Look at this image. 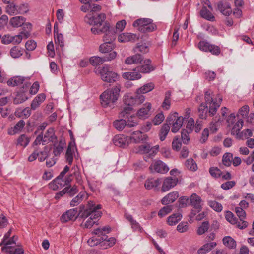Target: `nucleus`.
Returning <instances> with one entry per match:
<instances>
[{
  "mask_svg": "<svg viewBox=\"0 0 254 254\" xmlns=\"http://www.w3.org/2000/svg\"><path fill=\"white\" fill-rule=\"evenodd\" d=\"M214 93L211 90L209 89L205 92V103H201L198 108L200 118H206L208 112L211 116L216 114L222 102V97L220 95H218L217 98L214 99Z\"/></svg>",
  "mask_w": 254,
  "mask_h": 254,
  "instance_id": "obj_1",
  "label": "nucleus"
},
{
  "mask_svg": "<svg viewBox=\"0 0 254 254\" xmlns=\"http://www.w3.org/2000/svg\"><path fill=\"white\" fill-rule=\"evenodd\" d=\"M102 208L101 205H95L94 202L90 201L87 204V208L84 210L81 214L82 218H89L84 224L82 223L81 226L84 228H90L96 223L97 220L101 216L102 212L99 210Z\"/></svg>",
  "mask_w": 254,
  "mask_h": 254,
  "instance_id": "obj_2",
  "label": "nucleus"
},
{
  "mask_svg": "<svg viewBox=\"0 0 254 254\" xmlns=\"http://www.w3.org/2000/svg\"><path fill=\"white\" fill-rule=\"evenodd\" d=\"M121 88V85L117 84L104 91L100 96L102 106L104 108L114 106L120 97Z\"/></svg>",
  "mask_w": 254,
  "mask_h": 254,
  "instance_id": "obj_3",
  "label": "nucleus"
},
{
  "mask_svg": "<svg viewBox=\"0 0 254 254\" xmlns=\"http://www.w3.org/2000/svg\"><path fill=\"white\" fill-rule=\"evenodd\" d=\"M11 230L10 229L4 236L2 242L0 245H4L1 248V251L7 254H24L23 249L19 246H11L15 244L14 240V236L9 238L11 235Z\"/></svg>",
  "mask_w": 254,
  "mask_h": 254,
  "instance_id": "obj_4",
  "label": "nucleus"
},
{
  "mask_svg": "<svg viewBox=\"0 0 254 254\" xmlns=\"http://www.w3.org/2000/svg\"><path fill=\"white\" fill-rule=\"evenodd\" d=\"M99 74L101 79L108 83H114L119 80V75L111 70V67L108 65H105L99 70Z\"/></svg>",
  "mask_w": 254,
  "mask_h": 254,
  "instance_id": "obj_5",
  "label": "nucleus"
},
{
  "mask_svg": "<svg viewBox=\"0 0 254 254\" xmlns=\"http://www.w3.org/2000/svg\"><path fill=\"white\" fill-rule=\"evenodd\" d=\"M133 26L143 33L150 32L156 28L152 20L149 18L138 19L133 22Z\"/></svg>",
  "mask_w": 254,
  "mask_h": 254,
  "instance_id": "obj_6",
  "label": "nucleus"
},
{
  "mask_svg": "<svg viewBox=\"0 0 254 254\" xmlns=\"http://www.w3.org/2000/svg\"><path fill=\"white\" fill-rule=\"evenodd\" d=\"M184 118L182 116H178L177 112L170 113L167 118V124L172 125L171 131L176 133L182 126Z\"/></svg>",
  "mask_w": 254,
  "mask_h": 254,
  "instance_id": "obj_7",
  "label": "nucleus"
},
{
  "mask_svg": "<svg viewBox=\"0 0 254 254\" xmlns=\"http://www.w3.org/2000/svg\"><path fill=\"white\" fill-rule=\"evenodd\" d=\"M138 123L137 118L135 116H130L126 122L124 119L116 120L114 122L115 127L118 130H123L126 126L128 127H132L135 126Z\"/></svg>",
  "mask_w": 254,
  "mask_h": 254,
  "instance_id": "obj_8",
  "label": "nucleus"
},
{
  "mask_svg": "<svg viewBox=\"0 0 254 254\" xmlns=\"http://www.w3.org/2000/svg\"><path fill=\"white\" fill-rule=\"evenodd\" d=\"M32 28V25L29 23H26L23 25V30L17 35L12 36V44H19L22 39H26L30 36V33Z\"/></svg>",
  "mask_w": 254,
  "mask_h": 254,
  "instance_id": "obj_9",
  "label": "nucleus"
},
{
  "mask_svg": "<svg viewBox=\"0 0 254 254\" xmlns=\"http://www.w3.org/2000/svg\"><path fill=\"white\" fill-rule=\"evenodd\" d=\"M117 56L116 52H112L104 57L93 56L90 58L89 62L93 66H97L102 64L104 62L111 61L114 60Z\"/></svg>",
  "mask_w": 254,
  "mask_h": 254,
  "instance_id": "obj_10",
  "label": "nucleus"
},
{
  "mask_svg": "<svg viewBox=\"0 0 254 254\" xmlns=\"http://www.w3.org/2000/svg\"><path fill=\"white\" fill-rule=\"evenodd\" d=\"M144 94L138 92L137 89L134 96L127 95L125 96L124 102L126 105H136L142 103L145 100Z\"/></svg>",
  "mask_w": 254,
  "mask_h": 254,
  "instance_id": "obj_11",
  "label": "nucleus"
},
{
  "mask_svg": "<svg viewBox=\"0 0 254 254\" xmlns=\"http://www.w3.org/2000/svg\"><path fill=\"white\" fill-rule=\"evenodd\" d=\"M158 148L157 146L151 147L149 144L145 143L137 146L134 149V152L141 154L149 153V157H152L157 153L158 151Z\"/></svg>",
  "mask_w": 254,
  "mask_h": 254,
  "instance_id": "obj_12",
  "label": "nucleus"
},
{
  "mask_svg": "<svg viewBox=\"0 0 254 254\" xmlns=\"http://www.w3.org/2000/svg\"><path fill=\"white\" fill-rule=\"evenodd\" d=\"M106 17V15L104 13H100L96 17L94 16L93 13H88L85 17V21L90 25L101 26Z\"/></svg>",
  "mask_w": 254,
  "mask_h": 254,
  "instance_id": "obj_13",
  "label": "nucleus"
},
{
  "mask_svg": "<svg viewBox=\"0 0 254 254\" xmlns=\"http://www.w3.org/2000/svg\"><path fill=\"white\" fill-rule=\"evenodd\" d=\"M198 46L200 50L205 52H210L214 55H218L220 53V49L219 47L214 45H211L204 41L199 42Z\"/></svg>",
  "mask_w": 254,
  "mask_h": 254,
  "instance_id": "obj_14",
  "label": "nucleus"
},
{
  "mask_svg": "<svg viewBox=\"0 0 254 254\" xmlns=\"http://www.w3.org/2000/svg\"><path fill=\"white\" fill-rule=\"evenodd\" d=\"M141 65L134 68V70H137L138 73L147 74L149 73L155 69V67L152 64V62L149 59H145Z\"/></svg>",
  "mask_w": 254,
  "mask_h": 254,
  "instance_id": "obj_15",
  "label": "nucleus"
},
{
  "mask_svg": "<svg viewBox=\"0 0 254 254\" xmlns=\"http://www.w3.org/2000/svg\"><path fill=\"white\" fill-rule=\"evenodd\" d=\"M77 213V208L69 209L62 214L60 220L62 223H65L70 221H74L78 217Z\"/></svg>",
  "mask_w": 254,
  "mask_h": 254,
  "instance_id": "obj_16",
  "label": "nucleus"
},
{
  "mask_svg": "<svg viewBox=\"0 0 254 254\" xmlns=\"http://www.w3.org/2000/svg\"><path fill=\"white\" fill-rule=\"evenodd\" d=\"M130 138H129V137L121 134L116 135L113 139V143L116 146L122 148L127 147L130 143Z\"/></svg>",
  "mask_w": 254,
  "mask_h": 254,
  "instance_id": "obj_17",
  "label": "nucleus"
},
{
  "mask_svg": "<svg viewBox=\"0 0 254 254\" xmlns=\"http://www.w3.org/2000/svg\"><path fill=\"white\" fill-rule=\"evenodd\" d=\"M151 104L150 103L146 102L140 108L137 112V116L140 119H145L150 115Z\"/></svg>",
  "mask_w": 254,
  "mask_h": 254,
  "instance_id": "obj_18",
  "label": "nucleus"
},
{
  "mask_svg": "<svg viewBox=\"0 0 254 254\" xmlns=\"http://www.w3.org/2000/svg\"><path fill=\"white\" fill-rule=\"evenodd\" d=\"M178 182L177 178L167 177L164 181L161 190L165 192L169 190L172 188L175 187Z\"/></svg>",
  "mask_w": 254,
  "mask_h": 254,
  "instance_id": "obj_19",
  "label": "nucleus"
},
{
  "mask_svg": "<svg viewBox=\"0 0 254 254\" xmlns=\"http://www.w3.org/2000/svg\"><path fill=\"white\" fill-rule=\"evenodd\" d=\"M111 229L109 227L105 226L102 228L95 229L92 233L93 235H96L98 238H101V240L103 242L108 238L107 234L109 233Z\"/></svg>",
  "mask_w": 254,
  "mask_h": 254,
  "instance_id": "obj_20",
  "label": "nucleus"
},
{
  "mask_svg": "<svg viewBox=\"0 0 254 254\" xmlns=\"http://www.w3.org/2000/svg\"><path fill=\"white\" fill-rule=\"evenodd\" d=\"M217 8L220 12L225 16H229L232 13L230 4L227 1H220L217 3Z\"/></svg>",
  "mask_w": 254,
  "mask_h": 254,
  "instance_id": "obj_21",
  "label": "nucleus"
},
{
  "mask_svg": "<svg viewBox=\"0 0 254 254\" xmlns=\"http://www.w3.org/2000/svg\"><path fill=\"white\" fill-rule=\"evenodd\" d=\"M139 36L135 34L124 33L121 34L118 38L120 42H134L138 39Z\"/></svg>",
  "mask_w": 254,
  "mask_h": 254,
  "instance_id": "obj_22",
  "label": "nucleus"
},
{
  "mask_svg": "<svg viewBox=\"0 0 254 254\" xmlns=\"http://www.w3.org/2000/svg\"><path fill=\"white\" fill-rule=\"evenodd\" d=\"M25 85L26 86L25 88L23 87V89L22 91L17 92L16 95L14 98L13 103L15 104H20L28 99L26 94L29 86H27L26 84Z\"/></svg>",
  "mask_w": 254,
  "mask_h": 254,
  "instance_id": "obj_23",
  "label": "nucleus"
},
{
  "mask_svg": "<svg viewBox=\"0 0 254 254\" xmlns=\"http://www.w3.org/2000/svg\"><path fill=\"white\" fill-rule=\"evenodd\" d=\"M122 77L124 79L127 80H137L141 79L142 75L138 72L137 70H134V68H133L132 71L123 73Z\"/></svg>",
  "mask_w": 254,
  "mask_h": 254,
  "instance_id": "obj_24",
  "label": "nucleus"
},
{
  "mask_svg": "<svg viewBox=\"0 0 254 254\" xmlns=\"http://www.w3.org/2000/svg\"><path fill=\"white\" fill-rule=\"evenodd\" d=\"M143 60V57L141 54H136L127 57L124 62L126 64L131 65L141 63Z\"/></svg>",
  "mask_w": 254,
  "mask_h": 254,
  "instance_id": "obj_25",
  "label": "nucleus"
},
{
  "mask_svg": "<svg viewBox=\"0 0 254 254\" xmlns=\"http://www.w3.org/2000/svg\"><path fill=\"white\" fill-rule=\"evenodd\" d=\"M116 47L115 44L113 42H104L101 44L99 48V51L102 53H108L114 52L113 51Z\"/></svg>",
  "mask_w": 254,
  "mask_h": 254,
  "instance_id": "obj_26",
  "label": "nucleus"
},
{
  "mask_svg": "<svg viewBox=\"0 0 254 254\" xmlns=\"http://www.w3.org/2000/svg\"><path fill=\"white\" fill-rule=\"evenodd\" d=\"M65 186L64 180L59 176L49 184V188L53 190H57Z\"/></svg>",
  "mask_w": 254,
  "mask_h": 254,
  "instance_id": "obj_27",
  "label": "nucleus"
},
{
  "mask_svg": "<svg viewBox=\"0 0 254 254\" xmlns=\"http://www.w3.org/2000/svg\"><path fill=\"white\" fill-rule=\"evenodd\" d=\"M191 204L193 208L197 210V212L201 211L202 209L201 199L200 196L195 193H193L190 198Z\"/></svg>",
  "mask_w": 254,
  "mask_h": 254,
  "instance_id": "obj_28",
  "label": "nucleus"
},
{
  "mask_svg": "<svg viewBox=\"0 0 254 254\" xmlns=\"http://www.w3.org/2000/svg\"><path fill=\"white\" fill-rule=\"evenodd\" d=\"M43 145L48 143L50 142H54L57 139L55 135L53 128H49L45 132L44 136H43Z\"/></svg>",
  "mask_w": 254,
  "mask_h": 254,
  "instance_id": "obj_29",
  "label": "nucleus"
},
{
  "mask_svg": "<svg viewBox=\"0 0 254 254\" xmlns=\"http://www.w3.org/2000/svg\"><path fill=\"white\" fill-rule=\"evenodd\" d=\"M243 120L242 119H239L235 123L231 129V134L233 135H236L238 138H240L243 136V135H241L242 134L240 133V131L243 127Z\"/></svg>",
  "mask_w": 254,
  "mask_h": 254,
  "instance_id": "obj_30",
  "label": "nucleus"
},
{
  "mask_svg": "<svg viewBox=\"0 0 254 254\" xmlns=\"http://www.w3.org/2000/svg\"><path fill=\"white\" fill-rule=\"evenodd\" d=\"M178 197L179 194L177 191L170 192L162 199L161 203L163 205H168L174 202Z\"/></svg>",
  "mask_w": 254,
  "mask_h": 254,
  "instance_id": "obj_31",
  "label": "nucleus"
},
{
  "mask_svg": "<svg viewBox=\"0 0 254 254\" xmlns=\"http://www.w3.org/2000/svg\"><path fill=\"white\" fill-rule=\"evenodd\" d=\"M129 138H130V143H138L141 141L145 140L146 135L142 134V133L140 131H136L133 132L131 134V136L129 137Z\"/></svg>",
  "mask_w": 254,
  "mask_h": 254,
  "instance_id": "obj_32",
  "label": "nucleus"
},
{
  "mask_svg": "<svg viewBox=\"0 0 254 254\" xmlns=\"http://www.w3.org/2000/svg\"><path fill=\"white\" fill-rule=\"evenodd\" d=\"M87 198V194L86 192H80L76 197L70 201V206L74 207L80 204L84 199Z\"/></svg>",
  "mask_w": 254,
  "mask_h": 254,
  "instance_id": "obj_33",
  "label": "nucleus"
},
{
  "mask_svg": "<svg viewBox=\"0 0 254 254\" xmlns=\"http://www.w3.org/2000/svg\"><path fill=\"white\" fill-rule=\"evenodd\" d=\"M46 96L44 93L38 94L32 101L31 104V108L35 110L45 100Z\"/></svg>",
  "mask_w": 254,
  "mask_h": 254,
  "instance_id": "obj_34",
  "label": "nucleus"
},
{
  "mask_svg": "<svg viewBox=\"0 0 254 254\" xmlns=\"http://www.w3.org/2000/svg\"><path fill=\"white\" fill-rule=\"evenodd\" d=\"M182 218L180 212L173 213L167 218V223L169 225L172 226L176 224Z\"/></svg>",
  "mask_w": 254,
  "mask_h": 254,
  "instance_id": "obj_35",
  "label": "nucleus"
},
{
  "mask_svg": "<svg viewBox=\"0 0 254 254\" xmlns=\"http://www.w3.org/2000/svg\"><path fill=\"white\" fill-rule=\"evenodd\" d=\"M216 245L217 243L214 242L206 243L198 249L197 251V254H205L210 251Z\"/></svg>",
  "mask_w": 254,
  "mask_h": 254,
  "instance_id": "obj_36",
  "label": "nucleus"
},
{
  "mask_svg": "<svg viewBox=\"0 0 254 254\" xmlns=\"http://www.w3.org/2000/svg\"><path fill=\"white\" fill-rule=\"evenodd\" d=\"M25 19L22 16H15L11 18L10 20V24L14 27H18L24 25Z\"/></svg>",
  "mask_w": 254,
  "mask_h": 254,
  "instance_id": "obj_37",
  "label": "nucleus"
},
{
  "mask_svg": "<svg viewBox=\"0 0 254 254\" xmlns=\"http://www.w3.org/2000/svg\"><path fill=\"white\" fill-rule=\"evenodd\" d=\"M159 185V179L157 178H148L147 179L144 184V186L146 189L150 190L155 189Z\"/></svg>",
  "mask_w": 254,
  "mask_h": 254,
  "instance_id": "obj_38",
  "label": "nucleus"
},
{
  "mask_svg": "<svg viewBox=\"0 0 254 254\" xmlns=\"http://www.w3.org/2000/svg\"><path fill=\"white\" fill-rule=\"evenodd\" d=\"M200 14L202 18L207 20L210 21H214L215 20V17L205 6L202 7V9L200 10Z\"/></svg>",
  "mask_w": 254,
  "mask_h": 254,
  "instance_id": "obj_39",
  "label": "nucleus"
},
{
  "mask_svg": "<svg viewBox=\"0 0 254 254\" xmlns=\"http://www.w3.org/2000/svg\"><path fill=\"white\" fill-rule=\"evenodd\" d=\"M24 78L21 76L13 77L9 79L7 82V85L11 86H18L23 83Z\"/></svg>",
  "mask_w": 254,
  "mask_h": 254,
  "instance_id": "obj_40",
  "label": "nucleus"
},
{
  "mask_svg": "<svg viewBox=\"0 0 254 254\" xmlns=\"http://www.w3.org/2000/svg\"><path fill=\"white\" fill-rule=\"evenodd\" d=\"M170 129V126L167 124H164L160 131V140L163 141L165 139L166 136L169 133Z\"/></svg>",
  "mask_w": 254,
  "mask_h": 254,
  "instance_id": "obj_41",
  "label": "nucleus"
},
{
  "mask_svg": "<svg viewBox=\"0 0 254 254\" xmlns=\"http://www.w3.org/2000/svg\"><path fill=\"white\" fill-rule=\"evenodd\" d=\"M223 243L224 245L230 249H234L236 247V242L232 237L225 236L223 239Z\"/></svg>",
  "mask_w": 254,
  "mask_h": 254,
  "instance_id": "obj_42",
  "label": "nucleus"
},
{
  "mask_svg": "<svg viewBox=\"0 0 254 254\" xmlns=\"http://www.w3.org/2000/svg\"><path fill=\"white\" fill-rule=\"evenodd\" d=\"M154 87L155 85L154 83L150 82L144 84L142 86L138 88L137 90L138 92L145 94L152 91L154 88Z\"/></svg>",
  "mask_w": 254,
  "mask_h": 254,
  "instance_id": "obj_43",
  "label": "nucleus"
},
{
  "mask_svg": "<svg viewBox=\"0 0 254 254\" xmlns=\"http://www.w3.org/2000/svg\"><path fill=\"white\" fill-rule=\"evenodd\" d=\"M74 153V148L69 145L65 154L66 162L69 165H71L73 162V154Z\"/></svg>",
  "mask_w": 254,
  "mask_h": 254,
  "instance_id": "obj_44",
  "label": "nucleus"
},
{
  "mask_svg": "<svg viewBox=\"0 0 254 254\" xmlns=\"http://www.w3.org/2000/svg\"><path fill=\"white\" fill-rule=\"evenodd\" d=\"M210 227V224L208 221H204L197 230V234L201 235L208 231Z\"/></svg>",
  "mask_w": 254,
  "mask_h": 254,
  "instance_id": "obj_45",
  "label": "nucleus"
},
{
  "mask_svg": "<svg viewBox=\"0 0 254 254\" xmlns=\"http://www.w3.org/2000/svg\"><path fill=\"white\" fill-rule=\"evenodd\" d=\"M30 142V139L25 134L21 135L17 141V145L25 147Z\"/></svg>",
  "mask_w": 254,
  "mask_h": 254,
  "instance_id": "obj_46",
  "label": "nucleus"
},
{
  "mask_svg": "<svg viewBox=\"0 0 254 254\" xmlns=\"http://www.w3.org/2000/svg\"><path fill=\"white\" fill-rule=\"evenodd\" d=\"M170 96L171 92L168 91L165 93L164 101L162 104V107L165 110H168L170 107Z\"/></svg>",
  "mask_w": 254,
  "mask_h": 254,
  "instance_id": "obj_47",
  "label": "nucleus"
},
{
  "mask_svg": "<svg viewBox=\"0 0 254 254\" xmlns=\"http://www.w3.org/2000/svg\"><path fill=\"white\" fill-rule=\"evenodd\" d=\"M116 39L115 32L113 30L105 34L103 37L104 42H113Z\"/></svg>",
  "mask_w": 254,
  "mask_h": 254,
  "instance_id": "obj_48",
  "label": "nucleus"
},
{
  "mask_svg": "<svg viewBox=\"0 0 254 254\" xmlns=\"http://www.w3.org/2000/svg\"><path fill=\"white\" fill-rule=\"evenodd\" d=\"M185 166L188 169L191 171H196L197 169L196 163L192 158H190L186 160Z\"/></svg>",
  "mask_w": 254,
  "mask_h": 254,
  "instance_id": "obj_49",
  "label": "nucleus"
},
{
  "mask_svg": "<svg viewBox=\"0 0 254 254\" xmlns=\"http://www.w3.org/2000/svg\"><path fill=\"white\" fill-rule=\"evenodd\" d=\"M17 6L18 14H24L28 12L29 10V6L28 3H21Z\"/></svg>",
  "mask_w": 254,
  "mask_h": 254,
  "instance_id": "obj_50",
  "label": "nucleus"
},
{
  "mask_svg": "<svg viewBox=\"0 0 254 254\" xmlns=\"http://www.w3.org/2000/svg\"><path fill=\"white\" fill-rule=\"evenodd\" d=\"M127 106L125 107L123 110L120 112V116L123 118H129L128 116L130 115L132 110L131 106L132 105H127Z\"/></svg>",
  "mask_w": 254,
  "mask_h": 254,
  "instance_id": "obj_51",
  "label": "nucleus"
},
{
  "mask_svg": "<svg viewBox=\"0 0 254 254\" xmlns=\"http://www.w3.org/2000/svg\"><path fill=\"white\" fill-rule=\"evenodd\" d=\"M25 126V122L23 120H20L14 127L12 132H9L11 134H14L21 131Z\"/></svg>",
  "mask_w": 254,
  "mask_h": 254,
  "instance_id": "obj_52",
  "label": "nucleus"
},
{
  "mask_svg": "<svg viewBox=\"0 0 254 254\" xmlns=\"http://www.w3.org/2000/svg\"><path fill=\"white\" fill-rule=\"evenodd\" d=\"M55 42L56 45L59 46L61 48L64 46V40L63 35L61 33H57L54 35Z\"/></svg>",
  "mask_w": 254,
  "mask_h": 254,
  "instance_id": "obj_53",
  "label": "nucleus"
},
{
  "mask_svg": "<svg viewBox=\"0 0 254 254\" xmlns=\"http://www.w3.org/2000/svg\"><path fill=\"white\" fill-rule=\"evenodd\" d=\"M208 205L214 210L217 212H221L223 208L221 204L215 201H209L208 202Z\"/></svg>",
  "mask_w": 254,
  "mask_h": 254,
  "instance_id": "obj_54",
  "label": "nucleus"
},
{
  "mask_svg": "<svg viewBox=\"0 0 254 254\" xmlns=\"http://www.w3.org/2000/svg\"><path fill=\"white\" fill-rule=\"evenodd\" d=\"M233 155L231 153H226L223 156L222 162L224 165L229 166L231 164Z\"/></svg>",
  "mask_w": 254,
  "mask_h": 254,
  "instance_id": "obj_55",
  "label": "nucleus"
},
{
  "mask_svg": "<svg viewBox=\"0 0 254 254\" xmlns=\"http://www.w3.org/2000/svg\"><path fill=\"white\" fill-rule=\"evenodd\" d=\"M225 218L228 221L233 225H235L236 223H238V218L235 217L231 211H228L226 212Z\"/></svg>",
  "mask_w": 254,
  "mask_h": 254,
  "instance_id": "obj_56",
  "label": "nucleus"
},
{
  "mask_svg": "<svg viewBox=\"0 0 254 254\" xmlns=\"http://www.w3.org/2000/svg\"><path fill=\"white\" fill-rule=\"evenodd\" d=\"M10 55L14 58H17L20 57L23 53V50L18 47H14L10 50Z\"/></svg>",
  "mask_w": 254,
  "mask_h": 254,
  "instance_id": "obj_57",
  "label": "nucleus"
},
{
  "mask_svg": "<svg viewBox=\"0 0 254 254\" xmlns=\"http://www.w3.org/2000/svg\"><path fill=\"white\" fill-rule=\"evenodd\" d=\"M17 6L14 5L13 3L9 4L6 6V12L10 15L17 14Z\"/></svg>",
  "mask_w": 254,
  "mask_h": 254,
  "instance_id": "obj_58",
  "label": "nucleus"
},
{
  "mask_svg": "<svg viewBox=\"0 0 254 254\" xmlns=\"http://www.w3.org/2000/svg\"><path fill=\"white\" fill-rule=\"evenodd\" d=\"M134 52H140L141 53L145 54L149 51V48L145 44H137L133 49Z\"/></svg>",
  "mask_w": 254,
  "mask_h": 254,
  "instance_id": "obj_59",
  "label": "nucleus"
},
{
  "mask_svg": "<svg viewBox=\"0 0 254 254\" xmlns=\"http://www.w3.org/2000/svg\"><path fill=\"white\" fill-rule=\"evenodd\" d=\"M100 238H98L96 235L93 236L88 241V244L91 247H94L100 243H103V242L100 239Z\"/></svg>",
  "mask_w": 254,
  "mask_h": 254,
  "instance_id": "obj_60",
  "label": "nucleus"
},
{
  "mask_svg": "<svg viewBox=\"0 0 254 254\" xmlns=\"http://www.w3.org/2000/svg\"><path fill=\"white\" fill-rule=\"evenodd\" d=\"M173 209V206L171 205L162 207L160 209V217H164L169 214Z\"/></svg>",
  "mask_w": 254,
  "mask_h": 254,
  "instance_id": "obj_61",
  "label": "nucleus"
},
{
  "mask_svg": "<svg viewBox=\"0 0 254 254\" xmlns=\"http://www.w3.org/2000/svg\"><path fill=\"white\" fill-rule=\"evenodd\" d=\"M189 229V225L187 222H183L179 223L177 227V230L180 233H184Z\"/></svg>",
  "mask_w": 254,
  "mask_h": 254,
  "instance_id": "obj_62",
  "label": "nucleus"
},
{
  "mask_svg": "<svg viewBox=\"0 0 254 254\" xmlns=\"http://www.w3.org/2000/svg\"><path fill=\"white\" fill-rule=\"evenodd\" d=\"M172 148L174 150L178 151L180 149L181 147V141L178 137H175L172 142Z\"/></svg>",
  "mask_w": 254,
  "mask_h": 254,
  "instance_id": "obj_63",
  "label": "nucleus"
},
{
  "mask_svg": "<svg viewBox=\"0 0 254 254\" xmlns=\"http://www.w3.org/2000/svg\"><path fill=\"white\" fill-rule=\"evenodd\" d=\"M194 120L193 118H190L186 125V131H188L189 133H191L194 127Z\"/></svg>",
  "mask_w": 254,
  "mask_h": 254,
  "instance_id": "obj_64",
  "label": "nucleus"
}]
</instances>
